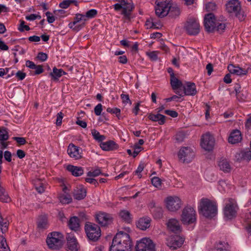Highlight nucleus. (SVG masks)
<instances>
[{
	"label": "nucleus",
	"mask_w": 251,
	"mask_h": 251,
	"mask_svg": "<svg viewBox=\"0 0 251 251\" xmlns=\"http://www.w3.org/2000/svg\"><path fill=\"white\" fill-rule=\"evenodd\" d=\"M132 247L129 235L120 231L114 237L109 251H131Z\"/></svg>",
	"instance_id": "nucleus-1"
},
{
	"label": "nucleus",
	"mask_w": 251,
	"mask_h": 251,
	"mask_svg": "<svg viewBox=\"0 0 251 251\" xmlns=\"http://www.w3.org/2000/svg\"><path fill=\"white\" fill-rule=\"evenodd\" d=\"M198 209L200 213L207 218H212L217 213L216 203L206 198H202L200 200Z\"/></svg>",
	"instance_id": "nucleus-2"
},
{
	"label": "nucleus",
	"mask_w": 251,
	"mask_h": 251,
	"mask_svg": "<svg viewBox=\"0 0 251 251\" xmlns=\"http://www.w3.org/2000/svg\"><path fill=\"white\" fill-rule=\"evenodd\" d=\"M155 4V14L159 17L162 18L167 16L169 11L172 15L173 11L176 15L179 14V9L178 8H171V0H156Z\"/></svg>",
	"instance_id": "nucleus-3"
},
{
	"label": "nucleus",
	"mask_w": 251,
	"mask_h": 251,
	"mask_svg": "<svg viewBox=\"0 0 251 251\" xmlns=\"http://www.w3.org/2000/svg\"><path fill=\"white\" fill-rule=\"evenodd\" d=\"M63 236L58 232L50 233L47 237L46 242L49 248L52 250H58L63 245Z\"/></svg>",
	"instance_id": "nucleus-4"
},
{
	"label": "nucleus",
	"mask_w": 251,
	"mask_h": 251,
	"mask_svg": "<svg viewBox=\"0 0 251 251\" xmlns=\"http://www.w3.org/2000/svg\"><path fill=\"white\" fill-rule=\"evenodd\" d=\"M238 210V206L235 200L228 199L225 201L223 212L226 219L231 220L234 218L237 215Z\"/></svg>",
	"instance_id": "nucleus-5"
},
{
	"label": "nucleus",
	"mask_w": 251,
	"mask_h": 251,
	"mask_svg": "<svg viewBox=\"0 0 251 251\" xmlns=\"http://www.w3.org/2000/svg\"><path fill=\"white\" fill-rule=\"evenodd\" d=\"M118 3L114 4L113 7L115 10L118 11L122 10L121 14L125 17L128 18L130 12L134 8L131 0H116Z\"/></svg>",
	"instance_id": "nucleus-6"
},
{
	"label": "nucleus",
	"mask_w": 251,
	"mask_h": 251,
	"mask_svg": "<svg viewBox=\"0 0 251 251\" xmlns=\"http://www.w3.org/2000/svg\"><path fill=\"white\" fill-rule=\"evenodd\" d=\"M196 212L191 206H185L182 210L180 220L184 225L193 224L196 222Z\"/></svg>",
	"instance_id": "nucleus-7"
},
{
	"label": "nucleus",
	"mask_w": 251,
	"mask_h": 251,
	"mask_svg": "<svg viewBox=\"0 0 251 251\" xmlns=\"http://www.w3.org/2000/svg\"><path fill=\"white\" fill-rule=\"evenodd\" d=\"M165 206L170 211L176 212L182 205L181 199L177 196H170L165 200Z\"/></svg>",
	"instance_id": "nucleus-8"
},
{
	"label": "nucleus",
	"mask_w": 251,
	"mask_h": 251,
	"mask_svg": "<svg viewBox=\"0 0 251 251\" xmlns=\"http://www.w3.org/2000/svg\"><path fill=\"white\" fill-rule=\"evenodd\" d=\"M87 21L84 14L76 13L74 21L69 24L68 26L75 31H78L85 26Z\"/></svg>",
	"instance_id": "nucleus-9"
},
{
	"label": "nucleus",
	"mask_w": 251,
	"mask_h": 251,
	"mask_svg": "<svg viewBox=\"0 0 251 251\" xmlns=\"http://www.w3.org/2000/svg\"><path fill=\"white\" fill-rule=\"evenodd\" d=\"M85 230L88 238L91 240H97L100 236V227L94 224L87 223L85 226Z\"/></svg>",
	"instance_id": "nucleus-10"
},
{
	"label": "nucleus",
	"mask_w": 251,
	"mask_h": 251,
	"mask_svg": "<svg viewBox=\"0 0 251 251\" xmlns=\"http://www.w3.org/2000/svg\"><path fill=\"white\" fill-rule=\"evenodd\" d=\"M184 29L189 35H197L200 32V23L195 18L190 19L185 23Z\"/></svg>",
	"instance_id": "nucleus-11"
},
{
	"label": "nucleus",
	"mask_w": 251,
	"mask_h": 251,
	"mask_svg": "<svg viewBox=\"0 0 251 251\" xmlns=\"http://www.w3.org/2000/svg\"><path fill=\"white\" fill-rule=\"evenodd\" d=\"M136 251H155L154 246L150 239L144 238L137 242Z\"/></svg>",
	"instance_id": "nucleus-12"
},
{
	"label": "nucleus",
	"mask_w": 251,
	"mask_h": 251,
	"mask_svg": "<svg viewBox=\"0 0 251 251\" xmlns=\"http://www.w3.org/2000/svg\"><path fill=\"white\" fill-rule=\"evenodd\" d=\"M226 11L240 18L241 5L238 0H230L226 5Z\"/></svg>",
	"instance_id": "nucleus-13"
},
{
	"label": "nucleus",
	"mask_w": 251,
	"mask_h": 251,
	"mask_svg": "<svg viewBox=\"0 0 251 251\" xmlns=\"http://www.w3.org/2000/svg\"><path fill=\"white\" fill-rule=\"evenodd\" d=\"M178 157L184 163H189L194 158L195 153L193 150L188 147L182 148L179 151Z\"/></svg>",
	"instance_id": "nucleus-14"
},
{
	"label": "nucleus",
	"mask_w": 251,
	"mask_h": 251,
	"mask_svg": "<svg viewBox=\"0 0 251 251\" xmlns=\"http://www.w3.org/2000/svg\"><path fill=\"white\" fill-rule=\"evenodd\" d=\"M215 140L213 136L209 133H206L202 136L201 146L206 151H211L214 146Z\"/></svg>",
	"instance_id": "nucleus-15"
},
{
	"label": "nucleus",
	"mask_w": 251,
	"mask_h": 251,
	"mask_svg": "<svg viewBox=\"0 0 251 251\" xmlns=\"http://www.w3.org/2000/svg\"><path fill=\"white\" fill-rule=\"evenodd\" d=\"M184 242L183 239L177 235L172 236L167 239L166 244L171 250H176L180 247Z\"/></svg>",
	"instance_id": "nucleus-16"
},
{
	"label": "nucleus",
	"mask_w": 251,
	"mask_h": 251,
	"mask_svg": "<svg viewBox=\"0 0 251 251\" xmlns=\"http://www.w3.org/2000/svg\"><path fill=\"white\" fill-rule=\"evenodd\" d=\"M216 20L212 13L207 14L204 18V26L207 31L212 32L216 27Z\"/></svg>",
	"instance_id": "nucleus-17"
},
{
	"label": "nucleus",
	"mask_w": 251,
	"mask_h": 251,
	"mask_svg": "<svg viewBox=\"0 0 251 251\" xmlns=\"http://www.w3.org/2000/svg\"><path fill=\"white\" fill-rule=\"evenodd\" d=\"M67 152L70 157L75 160H77L82 158V149L73 144L69 145Z\"/></svg>",
	"instance_id": "nucleus-18"
},
{
	"label": "nucleus",
	"mask_w": 251,
	"mask_h": 251,
	"mask_svg": "<svg viewBox=\"0 0 251 251\" xmlns=\"http://www.w3.org/2000/svg\"><path fill=\"white\" fill-rule=\"evenodd\" d=\"M97 222L101 226H106L112 222V216L104 212H99L96 215Z\"/></svg>",
	"instance_id": "nucleus-19"
},
{
	"label": "nucleus",
	"mask_w": 251,
	"mask_h": 251,
	"mask_svg": "<svg viewBox=\"0 0 251 251\" xmlns=\"http://www.w3.org/2000/svg\"><path fill=\"white\" fill-rule=\"evenodd\" d=\"M67 250L68 251H77L79 248L76 239L73 234H68L67 236Z\"/></svg>",
	"instance_id": "nucleus-20"
},
{
	"label": "nucleus",
	"mask_w": 251,
	"mask_h": 251,
	"mask_svg": "<svg viewBox=\"0 0 251 251\" xmlns=\"http://www.w3.org/2000/svg\"><path fill=\"white\" fill-rule=\"evenodd\" d=\"M167 226L168 228L175 233H178L181 230V227L179 222L176 219H170L168 220Z\"/></svg>",
	"instance_id": "nucleus-21"
},
{
	"label": "nucleus",
	"mask_w": 251,
	"mask_h": 251,
	"mask_svg": "<svg viewBox=\"0 0 251 251\" xmlns=\"http://www.w3.org/2000/svg\"><path fill=\"white\" fill-rule=\"evenodd\" d=\"M242 139L241 132L239 130L235 129L230 133L228 138V142L231 144H236L241 142Z\"/></svg>",
	"instance_id": "nucleus-22"
},
{
	"label": "nucleus",
	"mask_w": 251,
	"mask_h": 251,
	"mask_svg": "<svg viewBox=\"0 0 251 251\" xmlns=\"http://www.w3.org/2000/svg\"><path fill=\"white\" fill-rule=\"evenodd\" d=\"M100 147L104 151H111L116 150L119 146L113 140H109L106 142H102L100 143Z\"/></svg>",
	"instance_id": "nucleus-23"
},
{
	"label": "nucleus",
	"mask_w": 251,
	"mask_h": 251,
	"mask_svg": "<svg viewBox=\"0 0 251 251\" xmlns=\"http://www.w3.org/2000/svg\"><path fill=\"white\" fill-rule=\"evenodd\" d=\"M151 219L149 217H144L140 218L136 222L137 227L143 230H145L150 226Z\"/></svg>",
	"instance_id": "nucleus-24"
},
{
	"label": "nucleus",
	"mask_w": 251,
	"mask_h": 251,
	"mask_svg": "<svg viewBox=\"0 0 251 251\" xmlns=\"http://www.w3.org/2000/svg\"><path fill=\"white\" fill-rule=\"evenodd\" d=\"M227 69L230 74L237 75H245L248 73V70L243 69L239 66L230 64L228 66Z\"/></svg>",
	"instance_id": "nucleus-25"
},
{
	"label": "nucleus",
	"mask_w": 251,
	"mask_h": 251,
	"mask_svg": "<svg viewBox=\"0 0 251 251\" xmlns=\"http://www.w3.org/2000/svg\"><path fill=\"white\" fill-rule=\"evenodd\" d=\"M184 92L185 95L188 96H194L197 94L196 85L190 82H186L183 86Z\"/></svg>",
	"instance_id": "nucleus-26"
},
{
	"label": "nucleus",
	"mask_w": 251,
	"mask_h": 251,
	"mask_svg": "<svg viewBox=\"0 0 251 251\" xmlns=\"http://www.w3.org/2000/svg\"><path fill=\"white\" fill-rule=\"evenodd\" d=\"M236 158L238 160L249 161L251 159V151L249 150L242 151L237 153Z\"/></svg>",
	"instance_id": "nucleus-27"
},
{
	"label": "nucleus",
	"mask_w": 251,
	"mask_h": 251,
	"mask_svg": "<svg viewBox=\"0 0 251 251\" xmlns=\"http://www.w3.org/2000/svg\"><path fill=\"white\" fill-rule=\"evenodd\" d=\"M67 170L75 176H81L84 172L82 167L69 165L67 167Z\"/></svg>",
	"instance_id": "nucleus-28"
},
{
	"label": "nucleus",
	"mask_w": 251,
	"mask_h": 251,
	"mask_svg": "<svg viewBox=\"0 0 251 251\" xmlns=\"http://www.w3.org/2000/svg\"><path fill=\"white\" fill-rule=\"evenodd\" d=\"M66 73L61 69H58L56 67H54L52 71L49 74L51 79L54 81H57L59 78Z\"/></svg>",
	"instance_id": "nucleus-29"
},
{
	"label": "nucleus",
	"mask_w": 251,
	"mask_h": 251,
	"mask_svg": "<svg viewBox=\"0 0 251 251\" xmlns=\"http://www.w3.org/2000/svg\"><path fill=\"white\" fill-rule=\"evenodd\" d=\"M148 118L153 122H157L160 125H162L165 123V116L159 113L157 114H150Z\"/></svg>",
	"instance_id": "nucleus-30"
},
{
	"label": "nucleus",
	"mask_w": 251,
	"mask_h": 251,
	"mask_svg": "<svg viewBox=\"0 0 251 251\" xmlns=\"http://www.w3.org/2000/svg\"><path fill=\"white\" fill-rule=\"evenodd\" d=\"M218 166L220 169L225 173H229L231 170L229 163L226 159H222L219 161Z\"/></svg>",
	"instance_id": "nucleus-31"
},
{
	"label": "nucleus",
	"mask_w": 251,
	"mask_h": 251,
	"mask_svg": "<svg viewBox=\"0 0 251 251\" xmlns=\"http://www.w3.org/2000/svg\"><path fill=\"white\" fill-rule=\"evenodd\" d=\"M86 195V191L83 187L77 188L75 190L74 197L75 199L80 200L84 199Z\"/></svg>",
	"instance_id": "nucleus-32"
},
{
	"label": "nucleus",
	"mask_w": 251,
	"mask_h": 251,
	"mask_svg": "<svg viewBox=\"0 0 251 251\" xmlns=\"http://www.w3.org/2000/svg\"><path fill=\"white\" fill-rule=\"evenodd\" d=\"M68 226L70 229L76 231L79 227V219L76 217L71 218L69 222Z\"/></svg>",
	"instance_id": "nucleus-33"
},
{
	"label": "nucleus",
	"mask_w": 251,
	"mask_h": 251,
	"mask_svg": "<svg viewBox=\"0 0 251 251\" xmlns=\"http://www.w3.org/2000/svg\"><path fill=\"white\" fill-rule=\"evenodd\" d=\"M38 228L40 229H44L48 227V223L47 217L45 215L40 216L39 217L37 223Z\"/></svg>",
	"instance_id": "nucleus-34"
},
{
	"label": "nucleus",
	"mask_w": 251,
	"mask_h": 251,
	"mask_svg": "<svg viewBox=\"0 0 251 251\" xmlns=\"http://www.w3.org/2000/svg\"><path fill=\"white\" fill-rule=\"evenodd\" d=\"M171 84L173 90H176L182 86V82L174 75V73L171 75Z\"/></svg>",
	"instance_id": "nucleus-35"
},
{
	"label": "nucleus",
	"mask_w": 251,
	"mask_h": 251,
	"mask_svg": "<svg viewBox=\"0 0 251 251\" xmlns=\"http://www.w3.org/2000/svg\"><path fill=\"white\" fill-rule=\"evenodd\" d=\"M215 248L217 251H229V246L227 242L219 241L216 246Z\"/></svg>",
	"instance_id": "nucleus-36"
},
{
	"label": "nucleus",
	"mask_w": 251,
	"mask_h": 251,
	"mask_svg": "<svg viewBox=\"0 0 251 251\" xmlns=\"http://www.w3.org/2000/svg\"><path fill=\"white\" fill-rule=\"evenodd\" d=\"M91 134L94 139L99 142L101 143L106 139V137L104 135H101L100 133L95 129L91 130Z\"/></svg>",
	"instance_id": "nucleus-37"
},
{
	"label": "nucleus",
	"mask_w": 251,
	"mask_h": 251,
	"mask_svg": "<svg viewBox=\"0 0 251 251\" xmlns=\"http://www.w3.org/2000/svg\"><path fill=\"white\" fill-rule=\"evenodd\" d=\"M119 216L123 220L126 222L129 223L131 221L130 214L127 210H121L119 213Z\"/></svg>",
	"instance_id": "nucleus-38"
},
{
	"label": "nucleus",
	"mask_w": 251,
	"mask_h": 251,
	"mask_svg": "<svg viewBox=\"0 0 251 251\" xmlns=\"http://www.w3.org/2000/svg\"><path fill=\"white\" fill-rule=\"evenodd\" d=\"M71 4H74L75 6L78 5V2L75 0H64L59 4V6L61 8H67Z\"/></svg>",
	"instance_id": "nucleus-39"
},
{
	"label": "nucleus",
	"mask_w": 251,
	"mask_h": 251,
	"mask_svg": "<svg viewBox=\"0 0 251 251\" xmlns=\"http://www.w3.org/2000/svg\"><path fill=\"white\" fill-rule=\"evenodd\" d=\"M229 188L228 183L224 180H221L219 182L218 189L220 191L226 192Z\"/></svg>",
	"instance_id": "nucleus-40"
},
{
	"label": "nucleus",
	"mask_w": 251,
	"mask_h": 251,
	"mask_svg": "<svg viewBox=\"0 0 251 251\" xmlns=\"http://www.w3.org/2000/svg\"><path fill=\"white\" fill-rule=\"evenodd\" d=\"M60 201L63 204H68L72 201L71 196L69 194H62L59 197Z\"/></svg>",
	"instance_id": "nucleus-41"
},
{
	"label": "nucleus",
	"mask_w": 251,
	"mask_h": 251,
	"mask_svg": "<svg viewBox=\"0 0 251 251\" xmlns=\"http://www.w3.org/2000/svg\"><path fill=\"white\" fill-rule=\"evenodd\" d=\"M0 251H9L5 238L0 236Z\"/></svg>",
	"instance_id": "nucleus-42"
},
{
	"label": "nucleus",
	"mask_w": 251,
	"mask_h": 251,
	"mask_svg": "<svg viewBox=\"0 0 251 251\" xmlns=\"http://www.w3.org/2000/svg\"><path fill=\"white\" fill-rule=\"evenodd\" d=\"M34 185L37 191L40 193H42L45 191V186L44 184L41 182L40 180H36L34 181Z\"/></svg>",
	"instance_id": "nucleus-43"
},
{
	"label": "nucleus",
	"mask_w": 251,
	"mask_h": 251,
	"mask_svg": "<svg viewBox=\"0 0 251 251\" xmlns=\"http://www.w3.org/2000/svg\"><path fill=\"white\" fill-rule=\"evenodd\" d=\"M8 133L6 129L4 128L0 129V141L2 143V142L7 140L8 139Z\"/></svg>",
	"instance_id": "nucleus-44"
},
{
	"label": "nucleus",
	"mask_w": 251,
	"mask_h": 251,
	"mask_svg": "<svg viewBox=\"0 0 251 251\" xmlns=\"http://www.w3.org/2000/svg\"><path fill=\"white\" fill-rule=\"evenodd\" d=\"M98 14V11L96 9H91L87 11L85 14V16L89 21V20L95 18Z\"/></svg>",
	"instance_id": "nucleus-45"
},
{
	"label": "nucleus",
	"mask_w": 251,
	"mask_h": 251,
	"mask_svg": "<svg viewBox=\"0 0 251 251\" xmlns=\"http://www.w3.org/2000/svg\"><path fill=\"white\" fill-rule=\"evenodd\" d=\"M0 201L4 202H7L10 201L9 197L3 189H0Z\"/></svg>",
	"instance_id": "nucleus-46"
},
{
	"label": "nucleus",
	"mask_w": 251,
	"mask_h": 251,
	"mask_svg": "<svg viewBox=\"0 0 251 251\" xmlns=\"http://www.w3.org/2000/svg\"><path fill=\"white\" fill-rule=\"evenodd\" d=\"M0 228L2 233L5 232L8 229V224L6 221H4L0 216Z\"/></svg>",
	"instance_id": "nucleus-47"
},
{
	"label": "nucleus",
	"mask_w": 251,
	"mask_h": 251,
	"mask_svg": "<svg viewBox=\"0 0 251 251\" xmlns=\"http://www.w3.org/2000/svg\"><path fill=\"white\" fill-rule=\"evenodd\" d=\"M216 5L213 2H208L205 4V9L207 11H212L216 9Z\"/></svg>",
	"instance_id": "nucleus-48"
},
{
	"label": "nucleus",
	"mask_w": 251,
	"mask_h": 251,
	"mask_svg": "<svg viewBox=\"0 0 251 251\" xmlns=\"http://www.w3.org/2000/svg\"><path fill=\"white\" fill-rule=\"evenodd\" d=\"M151 183L156 188H160L161 186V180L158 177H153L151 179Z\"/></svg>",
	"instance_id": "nucleus-49"
},
{
	"label": "nucleus",
	"mask_w": 251,
	"mask_h": 251,
	"mask_svg": "<svg viewBox=\"0 0 251 251\" xmlns=\"http://www.w3.org/2000/svg\"><path fill=\"white\" fill-rule=\"evenodd\" d=\"M18 28L21 32H23L25 30L28 31L30 30V27L28 25H25V22L24 21H20V24Z\"/></svg>",
	"instance_id": "nucleus-50"
},
{
	"label": "nucleus",
	"mask_w": 251,
	"mask_h": 251,
	"mask_svg": "<svg viewBox=\"0 0 251 251\" xmlns=\"http://www.w3.org/2000/svg\"><path fill=\"white\" fill-rule=\"evenodd\" d=\"M149 58L152 61H155L157 59L159 51H152L147 53Z\"/></svg>",
	"instance_id": "nucleus-51"
},
{
	"label": "nucleus",
	"mask_w": 251,
	"mask_h": 251,
	"mask_svg": "<svg viewBox=\"0 0 251 251\" xmlns=\"http://www.w3.org/2000/svg\"><path fill=\"white\" fill-rule=\"evenodd\" d=\"M106 111L111 113L115 114L116 116L119 118V117L120 116L121 113V110L119 108H107Z\"/></svg>",
	"instance_id": "nucleus-52"
},
{
	"label": "nucleus",
	"mask_w": 251,
	"mask_h": 251,
	"mask_svg": "<svg viewBox=\"0 0 251 251\" xmlns=\"http://www.w3.org/2000/svg\"><path fill=\"white\" fill-rule=\"evenodd\" d=\"M101 174V171L99 169H95L88 172L87 176L90 177H96L99 176Z\"/></svg>",
	"instance_id": "nucleus-53"
},
{
	"label": "nucleus",
	"mask_w": 251,
	"mask_h": 251,
	"mask_svg": "<svg viewBox=\"0 0 251 251\" xmlns=\"http://www.w3.org/2000/svg\"><path fill=\"white\" fill-rule=\"evenodd\" d=\"M226 27V25L224 23H219L217 21L216 22V27L215 28V30H217L219 32H222L225 29Z\"/></svg>",
	"instance_id": "nucleus-54"
},
{
	"label": "nucleus",
	"mask_w": 251,
	"mask_h": 251,
	"mask_svg": "<svg viewBox=\"0 0 251 251\" xmlns=\"http://www.w3.org/2000/svg\"><path fill=\"white\" fill-rule=\"evenodd\" d=\"M46 15L47 18V21L49 23H52L55 20V16L50 12H47L46 13Z\"/></svg>",
	"instance_id": "nucleus-55"
},
{
	"label": "nucleus",
	"mask_w": 251,
	"mask_h": 251,
	"mask_svg": "<svg viewBox=\"0 0 251 251\" xmlns=\"http://www.w3.org/2000/svg\"><path fill=\"white\" fill-rule=\"evenodd\" d=\"M25 19L28 21H34L37 19H41V17L40 15L38 14H32L29 16H26Z\"/></svg>",
	"instance_id": "nucleus-56"
},
{
	"label": "nucleus",
	"mask_w": 251,
	"mask_h": 251,
	"mask_svg": "<svg viewBox=\"0 0 251 251\" xmlns=\"http://www.w3.org/2000/svg\"><path fill=\"white\" fill-rule=\"evenodd\" d=\"M102 106L101 103H99L95 106L94 111L96 115L99 116L101 114L102 110Z\"/></svg>",
	"instance_id": "nucleus-57"
},
{
	"label": "nucleus",
	"mask_w": 251,
	"mask_h": 251,
	"mask_svg": "<svg viewBox=\"0 0 251 251\" xmlns=\"http://www.w3.org/2000/svg\"><path fill=\"white\" fill-rule=\"evenodd\" d=\"M121 99H122L123 103L125 104L130 103L131 104V101L129 99V96L128 95L122 94L121 95Z\"/></svg>",
	"instance_id": "nucleus-58"
},
{
	"label": "nucleus",
	"mask_w": 251,
	"mask_h": 251,
	"mask_svg": "<svg viewBox=\"0 0 251 251\" xmlns=\"http://www.w3.org/2000/svg\"><path fill=\"white\" fill-rule=\"evenodd\" d=\"M142 148L138 145H135L134 147V151L133 152V156L136 157L138 154L141 151Z\"/></svg>",
	"instance_id": "nucleus-59"
},
{
	"label": "nucleus",
	"mask_w": 251,
	"mask_h": 251,
	"mask_svg": "<svg viewBox=\"0 0 251 251\" xmlns=\"http://www.w3.org/2000/svg\"><path fill=\"white\" fill-rule=\"evenodd\" d=\"M164 113L166 114L169 115L173 118H176V117H177V116H178L177 113L176 111H174V110H166L164 111Z\"/></svg>",
	"instance_id": "nucleus-60"
},
{
	"label": "nucleus",
	"mask_w": 251,
	"mask_h": 251,
	"mask_svg": "<svg viewBox=\"0 0 251 251\" xmlns=\"http://www.w3.org/2000/svg\"><path fill=\"white\" fill-rule=\"evenodd\" d=\"M13 139L21 145L25 144L26 140L24 137H14Z\"/></svg>",
	"instance_id": "nucleus-61"
},
{
	"label": "nucleus",
	"mask_w": 251,
	"mask_h": 251,
	"mask_svg": "<svg viewBox=\"0 0 251 251\" xmlns=\"http://www.w3.org/2000/svg\"><path fill=\"white\" fill-rule=\"evenodd\" d=\"M144 169V166L143 165H140L136 170L135 172V174L138 176L139 178H141L142 176L141 175V173L143 171Z\"/></svg>",
	"instance_id": "nucleus-62"
},
{
	"label": "nucleus",
	"mask_w": 251,
	"mask_h": 251,
	"mask_svg": "<svg viewBox=\"0 0 251 251\" xmlns=\"http://www.w3.org/2000/svg\"><path fill=\"white\" fill-rule=\"evenodd\" d=\"M37 58L42 61H45L47 60L48 56L47 54L45 53L40 52L38 54Z\"/></svg>",
	"instance_id": "nucleus-63"
},
{
	"label": "nucleus",
	"mask_w": 251,
	"mask_h": 251,
	"mask_svg": "<svg viewBox=\"0 0 251 251\" xmlns=\"http://www.w3.org/2000/svg\"><path fill=\"white\" fill-rule=\"evenodd\" d=\"M4 157L6 161H7L8 162H10L11 161L12 157L11 153L8 151H4Z\"/></svg>",
	"instance_id": "nucleus-64"
}]
</instances>
